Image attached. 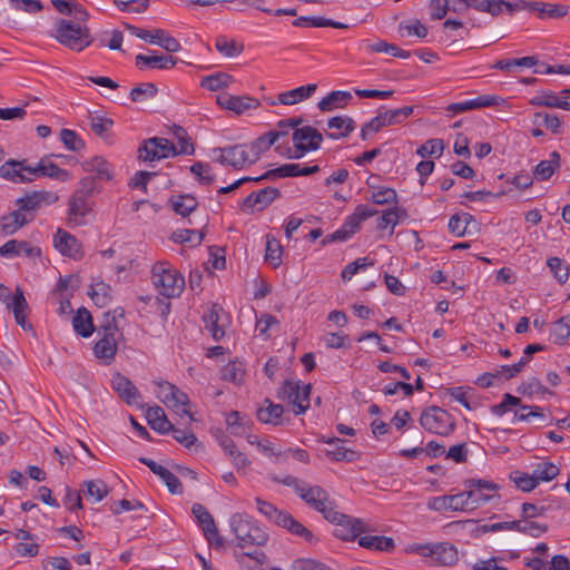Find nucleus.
<instances>
[{"mask_svg": "<svg viewBox=\"0 0 570 570\" xmlns=\"http://www.w3.org/2000/svg\"><path fill=\"white\" fill-rule=\"evenodd\" d=\"M229 525L237 538V546L242 549L252 546L262 547L268 540V534L245 514H233L229 519Z\"/></svg>", "mask_w": 570, "mask_h": 570, "instance_id": "1", "label": "nucleus"}, {"mask_svg": "<svg viewBox=\"0 0 570 570\" xmlns=\"http://www.w3.org/2000/svg\"><path fill=\"white\" fill-rule=\"evenodd\" d=\"M153 284L159 294L167 297H177L184 289L185 279L175 268L167 262H158L151 269Z\"/></svg>", "mask_w": 570, "mask_h": 570, "instance_id": "2", "label": "nucleus"}, {"mask_svg": "<svg viewBox=\"0 0 570 570\" xmlns=\"http://www.w3.org/2000/svg\"><path fill=\"white\" fill-rule=\"evenodd\" d=\"M325 519L335 525L333 534L344 541H353L365 531L364 523L360 519L341 513L335 507L327 511Z\"/></svg>", "mask_w": 570, "mask_h": 570, "instance_id": "3", "label": "nucleus"}, {"mask_svg": "<svg viewBox=\"0 0 570 570\" xmlns=\"http://www.w3.org/2000/svg\"><path fill=\"white\" fill-rule=\"evenodd\" d=\"M421 426L434 434L450 435L455 430V422L451 414L439 406H430L420 416Z\"/></svg>", "mask_w": 570, "mask_h": 570, "instance_id": "4", "label": "nucleus"}, {"mask_svg": "<svg viewBox=\"0 0 570 570\" xmlns=\"http://www.w3.org/2000/svg\"><path fill=\"white\" fill-rule=\"evenodd\" d=\"M322 141L323 135L316 128L312 126L296 128L293 132L295 153L291 154L288 149L286 157L289 159H299L306 153L317 150Z\"/></svg>", "mask_w": 570, "mask_h": 570, "instance_id": "5", "label": "nucleus"}, {"mask_svg": "<svg viewBox=\"0 0 570 570\" xmlns=\"http://www.w3.org/2000/svg\"><path fill=\"white\" fill-rule=\"evenodd\" d=\"M177 156L176 146L166 138L151 137L138 148V158L144 161H154Z\"/></svg>", "mask_w": 570, "mask_h": 570, "instance_id": "6", "label": "nucleus"}, {"mask_svg": "<svg viewBox=\"0 0 570 570\" xmlns=\"http://www.w3.org/2000/svg\"><path fill=\"white\" fill-rule=\"evenodd\" d=\"M468 11L473 8L491 16L513 14L524 7L522 0H464Z\"/></svg>", "mask_w": 570, "mask_h": 570, "instance_id": "7", "label": "nucleus"}, {"mask_svg": "<svg viewBox=\"0 0 570 570\" xmlns=\"http://www.w3.org/2000/svg\"><path fill=\"white\" fill-rule=\"evenodd\" d=\"M296 494L311 508L321 512L324 518L334 507L327 491L320 485H308L303 482L299 488H296Z\"/></svg>", "mask_w": 570, "mask_h": 570, "instance_id": "8", "label": "nucleus"}, {"mask_svg": "<svg viewBox=\"0 0 570 570\" xmlns=\"http://www.w3.org/2000/svg\"><path fill=\"white\" fill-rule=\"evenodd\" d=\"M422 554L430 558L434 566H452L458 561L455 547L448 542L428 544L421 548Z\"/></svg>", "mask_w": 570, "mask_h": 570, "instance_id": "9", "label": "nucleus"}, {"mask_svg": "<svg viewBox=\"0 0 570 570\" xmlns=\"http://www.w3.org/2000/svg\"><path fill=\"white\" fill-rule=\"evenodd\" d=\"M214 154L217 155L216 160L218 163L232 166L235 169H242L246 164H249V151L246 144L215 148Z\"/></svg>", "mask_w": 570, "mask_h": 570, "instance_id": "10", "label": "nucleus"}, {"mask_svg": "<svg viewBox=\"0 0 570 570\" xmlns=\"http://www.w3.org/2000/svg\"><path fill=\"white\" fill-rule=\"evenodd\" d=\"M191 512L196 518L198 525L202 528L208 543H215L216 547H222L224 544V541L219 537L218 529L216 527L214 518L208 512V510L200 503H194L191 507Z\"/></svg>", "mask_w": 570, "mask_h": 570, "instance_id": "11", "label": "nucleus"}, {"mask_svg": "<svg viewBox=\"0 0 570 570\" xmlns=\"http://www.w3.org/2000/svg\"><path fill=\"white\" fill-rule=\"evenodd\" d=\"M30 170L27 159H9L0 166V177L14 184L30 183L33 180Z\"/></svg>", "mask_w": 570, "mask_h": 570, "instance_id": "12", "label": "nucleus"}, {"mask_svg": "<svg viewBox=\"0 0 570 570\" xmlns=\"http://www.w3.org/2000/svg\"><path fill=\"white\" fill-rule=\"evenodd\" d=\"M58 200V196L51 191H32L27 194L26 196L16 200V205L18 206V210H21L22 214H27L28 216H33V213L37 212L43 204L51 205Z\"/></svg>", "mask_w": 570, "mask_h": 570, "instance_id": "13", "label": "nucleus"}, {"mask_svg": "<svg viewBox=\"0 0 570 570\" xmlns=\"http://www.w3.org/2000/svg\"><path fill=\"white\" fill-rule=\"evenodd\" d=\"M68 207V226L75 227L85 225V218L91 212V204L89 203V198L73 193L69 198Z\"/></svg>", "mask_w": 570, "mask_h": 570, "instance_id": "14", "label": "nucleus"}, {"mask_svg": "<svg viewBox=\"0 0 570 570\" xmlns=\"http://www.w3.org/2000/svg\"><path fill=\"white\" fill-rule=\"evenodd\" d=\"M111 385L119 399L128 405H139L141 394L135 384L121 373L112 376Z\"/></svg>", "mask_w": 570, "mask_h": 570, "instance_id": "15", "label": "nucleus"}, {"mask_svg": "<svg viewBox=\"0 0 570 570\" xmlns=\"http://www.w3.org/2000/svg\"><path fill=\"white\" fill-rule=\"evenodd\" d=\"M217 104L237 115H240L249 109H256L261 104L259 100L249 96H232L227 92L217 96Z\"/></svg>", "mask_w": 570, "mask_h": 570, "instance_id": "16", "label": "nucleus"}, {"mask_svg": "<svg viewBox=\"0 0 570 570\" xmlns=\"http://www.w3.org/2000/svg\"><path fill=\"white\" fill-rule=\"evenodd\" d=\"M7 308L12 311L16 323L21 326L22 330H32V325L27 321L26 311L28 309V303L20 287L16 288L14 294L7 303Z\"/></svg>", "mask_w": 570, "mask_h": 570, "instance_id": "17", "label": "nucleus"}, {"mask_svg": "<svg viewBox=\"0 0 570 570\" xmlns=\"http://www.w3.org/2000/svg\"><path fill=\"white\" fill-rule=\"evenodd\" d=\"M53 245L55 248L65 256H69L76 259L82 255L81 244L78 242V239L61 228L57 230V234L53 238Z\"/></svg>", "mask_w": 570, "mask_h": 570, "instance_id": "18", "label": "nucleus"}, {"mask_svg": "<svg viewBox=\"0 0 570 570\" xmlns=\"http://www.w3.org/2000/svg\"><path fill=\"white\" fill-rule=\"evenodd\" d=\"M177 63V59L170 55H157L149 50L148 55L139 53L136 56V66L139 69H169Z\"/></svg>", "mask_w": 570, "mask_h": 570, "instance_id": "19", "label": "nucleus"}, {"mask_svg": "<svg viewBox=\"0 0 570 570\" xmlns=\"http://www.w3.org/2000/svg\"><path fill=\"white\" fill-rule=\"evenodd\" d=\"M428 508L434 511H466L462 492L453 495L433 497L428 501Z\"/></svg>", "mask_w": 570, "mask_h": 570, "instance_id": "20", "label": "nucleus"}, {"mask_svg": "<svg viewBox=\"0 0 570 570\" xmlns=\"http://www.w3.org/2000/svg\"><path fill=\"white\" fill-rule=\"evenodd\" d=\"M322 442L332 446V449L326 450V455L330 456L334 461L353 462L358 459L357 452H355L352 449L345 448L343 445L345 443V441L340 438L325 439L323 436Z\"/></svg>", "mask_w": 570, "mask_h": 570, "instance_id": "21", "label": "nucleus"}, {"mask_svg": "<svg viewBox=\"0 0 570 570\" xmlns=\"http://www.w3.org/2000/svg\"><path fill=\"white\" fill-rule=\"evenodd\" d=\"M33 220V216L22 214L21 210H12L11 213L1 216L0 218V234L4 236L13 235L24 225Z\"/></svg>", "mask_w": 570, "mask_h": 570, "instance_id": "22", "label": "nucleus"}, {"mask_svg": "<svg viewBox=\"0 0 570 570\" xmlns=\"http://www.w3.org/2000/svg\"><path fill=\"white\" fill-rule=\"evenodd\" d=\"M327 128L333 131H326V136L331 139H341L350 136L355 129V121L348 116H335L327 120Z\"/></svg>", "mask_w": 570, "mask_h": 570, "instance_id": "23", "label": "nucleus"}, {"mask_svg": "<svg viewBox=\"0 0 570 570\" xmlns=\"http://www.w3.org/2000/svg\"><path fill=\"white\" fill-rule=\"evenodd\" d=\"M30 173H32L33 179L37 177H49L59 181H67L71 177L68 170L58 167L53 163H47L45 158L36 166H31Z\"/></svg>", "mask_w": 570, "mask_h": 570, "instance_id": "24", "label": "nucleus"}, {"mask_svg": "<svg viewBox=\"0 0 570 570\" xmlns=\"http://www.w3.org/2000/svg\"><path fill=\"white\" fill-rule=\"evenodd\" d=\"M524 2V7L522 9H528L529 11L538 12L539 17L542 19L546 18H560L567 14L568 7L563 4L556 3H546L540 1L533 2Z\"/></svg>", "mask_w": 570, "mask_h": 570, "instance_id": "25", "label": "nucleus"}, {"mask_svg": "<svg viewBox=\"0 0 570 570\" xmlns=\"http://www.w3.org/2000/svg\"><path fill=\"white\" fill-rule=\"evenodd\" d=\"M23 253L27 257H35L40 255V249L30 246L28 242L10 239L0 246V256L14 257Z\"/></svg>", "mask_w": 570, "mask_h": 570, "instance_id": "26", "label": "nucleus"}, {"mask_svg": "<svg viewBox=\"0 0 570 570\" xmlns=\"http://www.w3.org/2000/svg\"><path fill=\"white\" fill-rule=\"evenodd\" d=\"M146 420L149 426L160 434H167L170 430H174V425L168 421L165 411L158 405L147 409Z\"/></svg>", "mask_w": 570, "mask_h": 570, "instance_id": "27", "label": "nucleus"}, {"mask_svg": "<svg viewBox=\"0 0 570 570\" xmlns=\"http://www.w3.org/2000/svg\"><path fill=\"white\" fill-rule=\"evenodd\" d=\"M353 100V95L350 91L334 90L326 97L320 100L317 107L321 111L327 112L336 108H344Z\"/></svg>", "mask_w": 570, "mask_h": 570, "instance_id": "28", "label": "nucleus"}, {"mask_svg": "<svg viewBox=\"0 0 570 570\" xmlns=\"http://www.w3.org/2000/svg\"><path fill=\"white\" fill-rule=\"evenodd\" d=\"M414 107L413 106H404L402 108L397 109H390L382 111V108L379 110L376 117L381 124V126L387 127V126H394L402 124L412 114H413Z\"/></svg>", "mask_w": 570, "mask_h": 570, "instance_id": "29", "label": "nucleus"}, {"mask_svg": "<svg viewBox=\"0 0 570 570\" xmlns=\"http://www.w3.org/2000/svg\"><path fill=\"white\" fill-rule=\"evenodd\" d=\"M284 407L281 404L273 403L269 399L264 400V406L257 410V419L262 423L279 425L283 423L282 415Z\"/></svg>", "mask_w": 570, "mask_h": 570, "instance_id": "30", "label": "nucleus"}, {"mask_svg": "<svg viewBox=\"0 0 570 570\" xmlns=\"http://www.w3.org/2000/svg\"><path fill=\"white\" fill-rule=\"evenodd\" d=\"M376 214L377 209L361 204L356 206L353 214L345 218L343 226L348 229L352 235H354L358 230L362 222L373 217Z\"/></svg>", "mask_w": 570, "mask_h": 570, "instance_id": "31", "label": "nucleus"}, {"mask_svg": "<svg viewBox=\"0 0 570 570\" xmlns=\"http://www.w3.org/2000/svg\"><path fill=\"white\" fill-rule=\"evenodd\" d=\"M316 89L317 86L315 83H308L306 86H301L295 89L281 92L277 96V100L282 105H295L309 98Z\"/></svg>", "mask_w": 570, "mask_h": 570, "instance_id": "32", "label": "nucleus"}, {"mask_svg": "<svg viewBox=\"0 0 570 570\" xmlns=\"http://www.w3.org/2000/svg\"><path fill=\"white\" fill-rule=\"evenodd\" d=\"M546 347L541 344H529L524 351L523 356L518 358V363L512 365H502L501 372L505 373V380H510L514 377L518 373L522 371V368L530 362V357L538 352L543 351Z\"/></svg>", "mask_w": 570, "mask_h": 570, "instance_id": "33", "label": "nucleus"}, {"mask_svg": "<svg viewBox=\"0 0 570 570\" xmlns=\"http://www.w3.org/2000/svg\"><path fill=\"white\" fill-rule=\"evenodd\" d=\"M168 204L170 205L171 209L181 217L189 216L198 207L197 199L189 194L171 196L168 200Z\"/></svg>", "mask_w": 570, "mask_h": 570, "instance_id": "34", "label": "nucleus"}, {"mask_svg": "<svg viewBox=\"0 0 570 570\" xmlns=\"http://www.w3.org/2000/svg\"><path fill=\"white\" fill-rule=\"evenodd\" d=\"M282 518L283 519H281L279 527L287 529L292 534L302 537L308 543H314L317 541V538L314 535V533L299 521L294 519L289 513L286 512V514Z\"/></svg>", "mask_w": 570, "mask_h": 570, "instance_id": "35", "label": "nucleus"}, {"mask_svg": "<svg viewBox=\"0 0 570 570\" xmlns=\"http://www.w3.org/2000/svg\"><path fill=\"white\" fill-rule=\"evenodd\" d=\"M95 356L104 360L106 364L114 361L117 353V340L116 337L104 336L96 342L94 346Z\"/></svg>", "mask_w": 570, "mask_h": 570, "instance_id": "36", "label": "nucleus"}, {"mask_svg": "<svg viewBox=\"0 0 570 570\" xmlns=\"http://www.w3.org/2000/svg\"><path fill=\"white\" fill-rule=\"evenodd\" d=\"M358 544L362 548L375 551H392L395 547L392 538L384 535H361Z\"/></svg>", "mask_w": 570, "mask_h": 570, "instance_id": "37", "label": "nucleus"}, {"mask_svg": "<svg viewBox=\"0 0 570 570\" xmlns=\"http://www.w3.org/2000/svg\"><path fill=\"white\" fill-rule=\"evenodd\" d=\"M560 168V154L552 151L548 160H541L533 170L534 178L538 180L549 179L557 169Z\"/></svg>", "mask_w": 570, "mask_h": 570, "instance_id": "38", "label": "nucleus"}, {"mask_svg": "<svg viewBox=\"0 0 570 570\" xmlns=\"http://www.w3.org/2000/svg\"><path fill=\"white\" fill-rule=\"evenodd\" d=\"M86 20H78L71 17V19H61L58 22L57 31L58 36H89V28L85 24Z\"/></svg>", "mask_w": 570, "mask_h": 570, "instance_id": "39", "label": "nucleus"}, {"mask_svg": "<svg viewBox=\"0 0 570 570\" xmlns=\"http://www.w3.org/2000/svg\"><path fill=\"white\" fill-rule=\"evenodd\" d=\"M72 326L75 332L82 337H89L95 331L92 317L85 307L77 311L72 318Z\"/></svg>", "mask_w": 570, "mask_h": 570, "instance_id": "40", "label": "nucleus"}, {"mask_svg": "<svg viewBox=\"0 0 570 570\" xmlns=\"http://www.w3.org/2000/svg\"><path fill=\"white\" fill-rule=\"evenodd\" d=\"M213 46L216 50L224 57L233 58L240 55L244 50V45L242 41L236 40L235 38H213Z\"/></svg>", "mask_w": 570, "mask_h": 570, "instance_id": "41", "label": "nucleus"}, {"mask_svg": "<svg viewBox=\"0 0 570 570\" xmlns=\"http://www.w3.org/2000/svg\"><path fill=\"white\" fill-rule=\"evenodd\" d=\"M222 311L223 308L220 305L214 304L212 308L208 311V313H205L203 316V321L206 324V328L210 332L215 341H220L225 335L224 330L218 325L219 313Z\"/></svg>", "mask_w": 570, "mask_h": 570, "instance_id": "42", "label": "nucleus"}, {"mask_svg": "<svg viewBox=\"0 0 570 570\" xmlns=\"http://www.w3.org/2000/svg\"><path fill=\"white\" fill-rule=\"evenodd\" d=\"M466 491H463L464 502L466 504V511L474 510L480 505H483L491 501L493 498H500L497 494L485 493L483 491L478 490L476 488H466Z\"/></svg>", "mask_w": 570, "mask_h": 570, "instance_id": "43", "label": "nucleus"}, {"mask_svg": "<svg viewBox=\"0 0 570 570\" xmlns=\"http://www.w3.org/2000/svg\"><path fill=\"white\" fill-rule=\"evenodd\" d=\"M56 10L62 14L70 16L78 20H87L88 13L82 6L75 2V0H51Z\"/></svg>", "mask_w": 570, "mask_h": 570, "instance_id": "44", "label": "nucleus"}, {"mask_svg": "<svg viewBox=\"0 0 570 570\" xmlns=\"http://www.w3.org/2000/svg\"><path fill=\"white\" fill-rule=\"evenodd\" d=\"M233 82V77L225 72H217L202 79L200 86L210 91L227 88Z\"/></svg>", "mask_w": 570, "mask_h": 570, "instance_id": "45", "label": "nucleus"}, {"mask_svg": "<svg viewBox=\"0 0 570 570\" xmlns=\"http://www.w3.org/2000/svg\"><path fill=\"white\" fill-rule=\"evenodd\" d=\"M551 337L554 344L563 345L570 337V316H562L552 324Z\"/></svg>", "mask_w": 570, "mask_h": 570, "instance_id": "46", "label": "nucleus"}, {"mask_svg": "<svg viewBox=\"0 0 570 570\" xmlns=\"http://www.w3.org/2000/svg\"><path fill=\"white\" fill-rule=\"evenodd\" d=\"M294 26H302V27H333L337 29H347L348 26L333 21L331 19H326L324 17H301L294 20Z\"/></svg>", "mask_w": 570, "mask_h": 570, "instance_id": "47", "label": "nucleus"}, {"mask_svg": "<svg viewBox=\"0 0 570 570\" xmlns=\"http://www.w3.org/2000/svg\"><path fill=\"white\" fill-rule=\"evenodd\" d=\"M245 368L240 361H232L222 370V379L234 384H240L244 380Z\"/></svg>", "mask_w": 570, "mask_h": 570, "instance_id": "48", "label": "nucleus"}, {"mask_svg": "<svg viewBox=\"0 0 570 570\" xmlns=\"http://www.w3.org/2000/svg\"><path fill=\"white\" fill-rule=\"evenodd\" d=\"M88 294L99 307H104L111 302V287L104 282L92 285Z\"/></svg>", "mask_w": 570, "mask_h": 570, "instance_id": "49", "label": "nucleus"}, {"mask_svg": "<svg viewBox=\"0 0 570 570\" xmlns=\"http://www.w3.org/2000/svg\"><path fill=\"white\" fill-rule=\"evenodd\" d=\"M283 247L277 239L273 236H266V253L265 262L271 264L274 268L278 267L282 263Z\"/></svg>", "mask_w": 570, "mask_h": 570, "instance_id": "50", "label": "nucleus"}, {"mask_svg": "<svg viewBox=\"0 0 570 570\" xmlns=\"http://www.w3.org/2000/svg\"><path fill=\"white\" fill-rule=\"evenodd\" d=\"M301 382L296 380H285L283 385L278 389L277 397L283 401H288L289 404H294L298 399V391L301 389Z\"/></svg>", "mask_w": 570, "mask_h": 570, "instance_id": "51", "label": "nucleus"}, {"mask_svg": "<svg viewBox=\"0 0 570 570\" xmlns=\"http://www.w3.org/2000/svg\"><path fill=\"white\" fill-rule=\"evenodd\" d=\"M85 169L96 173V178L101 180H110V165L102 157L96 156L90 161L86 163Z\"/></svg>", "mask_w": 570, "mask_h": 570, "instance_id": "52", "label": "nucleus"}, {"mask_svg": "<svg viewBox=\"0 0 570 570\" xmlns=\"http://www.w3.org/2000/svg\"><path fill=\"white\" fill-rule=\"evenodd\" d=\"M82 492L95 499V502L101 501L109 493L107 484L102 480H90L83 482Z\"/></svg>", "mask_w": 570, "mask_h": 570, "instance_id": "53", "label": "nucleus"}, {"mask_svg": "<svg viewBox=\"0 0 570 570\" xmlns=\"http://www.w3.org/2000/svg\"><path fill=\"white\" fill-rule=\"evenodd\" d=\"M510 480L523 492H530L539 485L533 474L521 471H512L510 473Z\"/></svg>", "mask_w": 570, "mask_h": 570, "instance_id": "54", "label": "nucleus"}, {"mask_svg": "<svg viewBox=\"0 0 570 570\" xmlns=\"http://www.w3.org/2000/svg\"><path fill=\"white\" fill-rule=\"evenodd\" d=\"M405 216H406V213L402 208L394 207V208L387 209L381 215V217H379L377 228L385 229L389 226H391V228L393 229L397 225L400 218L405 217Z\"/></svg>", "mask_w": 570, "mask_h": 570, "instance_id": "55", "label": "nucleus"}, {"mask_svg": "<svg viewBox=\"0 0 570 570\" xmlns=\"http://www.w3.org/2000/svg\"><path fill=\"white\" fill-rule=\"evenodd\" d=\"M174 137L177 139V155H193L195 153L194 145L190 142V138L183 127H174Z\"/></svg>", "mask_w": 570, "mask_h": 570, "instance_id": "56", "label": "nucleus"}, {"mask_svg": "<svg viewBox=\"0 0 570 570\" xmlns=\"http://www.w3.org/2000/svg\"><path fill=\"white\" fill-rule=\"evenodd\" d=\"M171 239L178 244L191 243L193 246H198L204 239V233L195 229H178L171 235Z\"/></svg>", "mask_w": 570, "mask_h": 570, "instance_id": "57", "label": "nucleus"}, {"mask_svg": "<svg viewBox=\"0 0 570 570\" xmlns=\"http://www.w3.org/2000/svg\"><path fill=\"white\" fill-rule=\"evenodd\" d=\"M360 50L364 52H386L393 57H397L400 48L394 43H387L383 40H380L375 43H371L370 41L364 40L360 45Z\"/></svg>", "mask_w": 570, "mask_h": 570, "instance_id": "58", "label": "nucleus"}, {"mask_svg": "<svg viewBox=\"0 0 570 570\" xmlns=\"http://www.w3.org/2000/svg\"><path fill=\"white\" fill-rule=\"evenodd\" d=\"M559 472V468L552 462H542L535 466L532 474L539 484L541 481L549 482L553 480Z\"/></svg>", "mask_w": 570, "mask_h": 570, "instance_id": "59", "label": "nucleus"}, {"mask_svg": "<svg viewBox=\"0 0 570 570\" xmlns=\"http://www.w3.org/2000/svg\"><path fill=\"white\" fill-rule=\"evenodd\" d=\"M157 87L153 82H142L130 91V99L134 102H141L149 98H154L157 95Z\"/></svg>", "mask_w": 570, "mask_h": 570, "instance_id": "60", "label": "nucleus"}, {"mask_svg": "<svg viewBox=\"0 0 570 570\" xmlns=\"http://www.w3.org/2000/svg\"><path fill=\"white\" fill-rule=\"evenodd\" d=\"M547 265L550 268V272L553 274L554 278L560 284L567 283L569 278V268L562 258L550 257L547 261Z\"/></svg>", "mask_w": 570, "mask_h": 570, "instance_id": "61", "label": "nucleus"}, {"mask_svg": "<svg viewBox=\"0 0 570 570\" xmlns=\"http://www.w3.org/2000/svg\"><path fill=\"white\" fill-rule=\"evenodd\" d=\"M256 504L258 511L264 514L268 520L279 525L282 517L286 514L285 511L278 510L274 504L267 502L261 498H256Z\"/></svg>", "mask_w": 570, "mask_h": 570, "instance_id": "62", "label": "nucleus"}, {"mask_svg": "<svg viewBox=\"0 0 570 570\" xmlns=\"http://www.w3.org/2000/svg\"><path fill=\"white\" fill-rule=\"evenodd\" d=\"M190 171L195 175V177L199 181V184L210 185L215 180V175L213 174V170H212V167L209 164L196 161L190 166Z\"/></svg>", "mask_w": 570, "mask_h": 570, "instance_id": "63", "label": "nucleus"}, {"mask_svg": "<svg viewBox=\"0 0 570 570\" xmlns=\"http://www.w3.org/2000/svg\"><path fill=\"white\" fill-rule=\"evenodd\" d=\"M517 391L523 395L531 396L533 394H550L553 395V392L546 387L539 379L531 377L527 382H523Z\"/></svg>", "mask_w": 570, "mask_h": 570, "instance_id": "64", "label": "nucleus"}]
</instances>
